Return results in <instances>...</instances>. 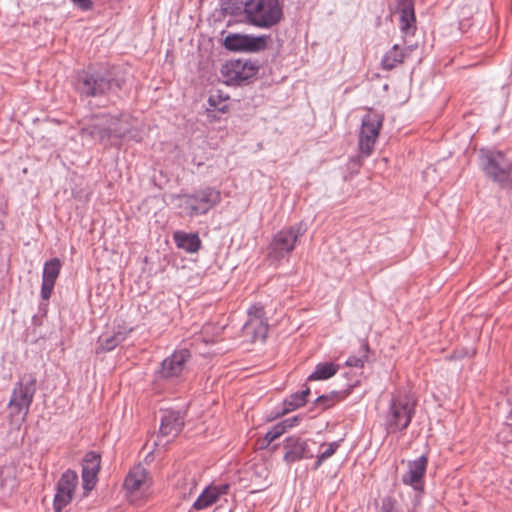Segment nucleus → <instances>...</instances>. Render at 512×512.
<instances>
[{
	"label": "nucleus",
	"mask_w": 512,
	"mask_h": 512,
	"mask_svg": "<svg viewBox=\"0 0 512 512\" xmlns=\"http://www.w3.org/2000/svg\"><path fill=\"white\" fill-rule=\"evenodd\" d=\"M130 126L128 116L126 115L122 119L102 115L96 116L92 120V124L83 127L81 130L83 134H87L101 142L107 141L111 144H116L130 132Z\"/></svg>",
	"instance_id": "nucleus-1"
},
{
	"label": "nucleus",
	"mask_w": 512,
	"mask_h": 512,
	"mask_svg": "<svg viewBox=\"0 0 512 512\" xmlns=\"http://www.w3.org/2000/svg\"><path fill=\"white\" fill-rule=\"evenodd\" d=\"M247 21L258 28H271L282 19L278 0H249L244 7Z\"/></svg>",
	"instance_id": "nucleus-2"
},
{
	"label": "nucleus",
	"mask_w": 512,
	"mask_h": 512,
	"mask_svg": "<svg viewBox=\"0 0 512 512\" xmlns=\"http://www.w3.org/2000/svg\"><path fill=\"white\" fill-rule=\"evenodd\" d=\"M177 207L182 215L194 217L206 214L210 209L220 203L219 190L206 187L190 195L176 197Z\"/></svg>",
	"instance_id": "nucleus-3"
},
{
	"label": "nucleus",
	"mask_w": 512,
	"mask_h": 512,
	"mask_svg": "<svg viewBox=\"0 0 512 512\" xmlns=\"http://www.w3.org/2000/svg\"><path fill=\"white\" fill-rule=\"evenodd\" d=\"M480 165L485 175L493 182L508 186L512 182V161L504 153L482 149L480 151Z\"/></svg>",
	"instance_id": "nucleus-4"
},
{
	"label": "nucleus",
	"mask_w": 512,
	"mask_h": 512,
	"mask_svg": "<svg viewBox=\"0 0 512 512\" xmlns=\"http://www.w3.org/2000/svg\"><path fill=\"white\" fill-rule=\"evenodd\" d=\"M35 392L36 381L33 378H23L15 384L8 403L11 418L19 423L26 420Z\"/></svg>",
	"instance_id": "nucleus-5"
},
{
	"label": "nucleus",
	"mask_w": 512,
	"mask_h": 512,
	"mask_svg": "<svg viewBox=\"0 0 512 512\" xmlns=\"http://www.w3.org/2000/svg\"><path fill=\"white\" fill-rule=\"evenodd\" d=\"M383 123L382 115L369 111L361 121L358 149L361 157H369L374 150Z\"/></svg>",
	"instance_id": "nucleus-6"
},
{
	"label": "nucleus",
	"mask_w": 512,
	"mask_h": 512,
	"mask_svg": "<svg viewBox=\"0 0 512 512\" xmlns=\"http://www.w3.org/2000/svg\"><path fill=\"white\" fill-rule=\"evenodd\" d=\"M304 232L302 224L280 230L274 235L268 246V258L279 261L293 251L295 244Z\"/></svg>",
	"instance_id": "nucleus-7"
},
{
	"label": "nucleus",
	"mask_w": 512,
	"mask_h": 512,
	"mask_svg": "<svg viewBox=\"0 0 512 512\" xmlns=\"http://www.w3.org/2000/svg\"><path fill=\"white\" fill-rule=\"evenodd\" d=\"M414 413L413 405L403 398H393L385 416V429L388 433L405 430Z\"/></svg>",
	"instance_id": "nucleus-8"
},
{
	"label": "nucleus",
	"mask_w": 512,
	"mask_h": 512,
	"mask_svg": "<svg viewBox=\"0 0 512 512\" xmlns=\"http://www.w3.org/2000/svg\"><path fill=\"white\" fill-rule=\"evenodd\" d=\"M258 71L255 63L248 60H230L221 67V75L228 85H240L253 78Z\"/></svg>",
	"instance_id": "nucleus-9"
},
{
	"label": "nucleus",
	"mask_w": 512,
	"mask_h": 512,
	"mask_svg": "<svg viewBox=\"0 0 512 512\" xmlns=\"http://www.w3.org/2000/svg\"><path fill=\"white\" fill-rule=\"evenodd\" d=\"M269 36L248 34H229L224 39L226 49L235 52H259L267 47Z\"/></svg>",
	"instance_id": "nucleus-10"
},
{
	"label": "nucleus",
	"mask_w": 512,
	"mask_h": 512,
	"mask_svg": "<svg viewBox=\"0 0 512 512\" xmlns=\"http://www.w3.org/2000/svg\"><path fill=\"white\" fill-rule=\"evenodd\" d=\"M247 314L248 319L243 326L245 336L249 337L251 341H263L268 332V323L263 306L254 304L248 309Z\"/></svg>",
	"instance_id": "nucleus-11"
},
{
	"label": "nucleus",
	"mask_w": 512,
	"mask_h": 512,
	"mask_svg": "<svg viewBox=\"0 0 512 512\" xmlns=\"http://www.w3.org/2000/svg\"><path fill=\"white\" fill-rule=\"evenodd\" d=\"M151 481L148 473L141 465L134 466L124 481V488L131 501L137 500L149 493Z\"/></svg>",
	"instance_id": "nucleus-12"
},
{
	"label": "nucleus",
	"mask_w": 512,
	"mask_h": 512,
	"mask_svg": "<svg viewBox=\"0 0 512 512\" xmlns=\"http://www.w3.org/2000/svg\"><path fill=\"white\" fill-rule=\"evenodd\" d=\"M77 484L78 476L76 472L67 470L62 474L54 497V509L56 512H61L71 502Z\"/></svg>",
	"instance_id": "nucleus-13"
},
{
	"label": "nucleus",
	"mask_w": 512,
	"mask_h": 512,
	"mask_svg": "<svg viewBox=\"0 0 512 512\" xmlns=\"http://www.w3.org/2000/svg\"><path fill=\"white\" fill-rule=\"evenodd\" d=\"M100 462V455L95 452H88L83 459L82 485L85 495H87L97 483Z\"/></svg>",
	"instance_id": "nucleus-14"
},
{
	"label": "nucleus",
	"mask_w": 512,
	"mask_h": 512,
	"mask_svg": "<svg viewBox=\"0 0 512 512\" xmlns=\"http://www.w3.org/2000/svg\"><path fill=\"white\" fill-rule=\"evenodd\" d=\"M427 463L428 460L425 455H421L415 460L408 461L407 470L402 476V482L405 485L412 486L415 490H421Z\"/></svg>",
	"instance_id": "nucleus-15"
},
{
	"label": "nucleus",
	"mask_w": 512,
	"mask_h": 512,
	"mask_svg": "<svg viewBox=\"0 0 512 512\" xmlns=\"http://www.w3.org/2000/svg\"><path fill=\"white\" fill-rule=\"evenodd\" d=\"M62 263L58 258H52L44 263L42 272L41 298L48 300L60 274Z\"/></svg>",
	"instance_id": "nucleus-16"
},
{
	"label": "nucleus",
	"mask_w": 512,
	"mask_h": 512,
	"mask_svg": "<svg viewBox=\"0 0 512 512\" xmlns=\"http://www.w3.org/2000/svg\"><path fill=\"white\" fill-rule=\"evenodd\" d=\"M189 356L190 354L186 349L175 351L170 357L163 360L160 369L161 376L164 378L179 376L185 369Z\"/></svg>",
	"instance_id": "nucleus-17"
},
{
	"label": "nucleus",
	"mask_w": 512,
	"mask_h": 512,
	"mask_svg": "<svg viewBox=\"0 0 512 512\" xmlns=\"http://www.w3.org/2000/svg\"><path fill=\"white\" fill-rule=\"evenodd\" d=\"M285 448L284 460L287 463L313 457V452L309 449L308 442L297 437H288L285 441Z\"/></svg>",
	"instance_id": "nucleus-18"
},
{
	"label": "nucleus",
	"mask_w": 512,
	"mask_h": 512,
	"mask_svg": "<svg viewBox=\"0 0 512 512\" xmlns=\"http://www.w3.org/2000/svg\"><path fill=\"white\" fill-rule=\"evenodd\" d=\"M183 424V418L179 412H166L161 420L159 434L161 437H167V442H169L180 433Z\"/></svg>",
	"instance_id": "nucleus-19"
},
{
	"label": "nucleus",
	"mask_w": 512,
	"mask_h": 512,
	"mask_svg": "<svg viewBox=\"0 0 512 512\" xmlns=\"http://www.w3.org/2000/svg\"><path fill=\"white\" fill-rule=\"evenodd\" d=\"M227 490L228 485L206 487L194 502L193 508L196 510H203L212 506L222 495L227 493Z\"/></svg>",
	"instance_id": "nucleus-20"
},
{
	"label": "nucleus",
	"mask_w": 512,
	"mask_h": 512,
	"mask_svg": "<svg viewBox=\"0 0 512 512\" xmlns=\"http://www.w3.org/2000/svg\"><path fill=\"white\" fill-rule=\"evenodd\" d=\"M396 12L399 14L401 32L404 34H413L416 20L412 2L409 0H401Z\"/></svg>",
	"instance_id": "nucleus-21"
},
{
	"label": "nucleus",
	"mask_w": 512,
	"mask_h": 512,
	"mask_svg": "<svg viewBox=\"0 0 512 512\" xmlns=\"http://www.w3.org/2000/svg\"><path fill=\"white\" fill-rule=\"evenodd\" d=\"M229 95L221 90L211 91L207 100V112L227 113L230 109Z\"/></svg>",
	"instance_id": "nucleus-22"
},
{
	"label": "nucleus",
	"mask_w": 512,
	"mask_h": 512,
	"mask_svg": "<svg viewBox=\"0 0 512 512\" xmlns=\"http://www.w3.org/2000/svg\"><path fill=\"white\" fill-rule=\"evenodd\" d=\"M174 240L178 248L187 253H195L200 249L201 240L196 233L177 231L174 233Z\"/></svg>",
	"instance_id": "nucleus-23"
},
{
	"label": "nucleus",
	"mask_w": 512,
	"mask_h": 512,
	"mask_svg": "<svg viewBox=\"0 0 512 512\" xmlns=\"http://www.w3.org/2000/svg\"><path fill=\"white\" fill-rule=\"evenodd\" d=\"M110 81L104 78L86 77L80 88L81 93L87 96H96L104 93L110 88Z\"/></svg>",
	"instance_id": "nucleus-24"
},
{
	"label": "nucleus",
	"mask_w": 512,
	"mask_h": 512,
	"mask_svg": "<svg viewBox=\"0 0 512 512\" xmlns=\"http://www.w3.org/2000/svg\"><path fill=\"white\" fill-rule=\"evenodd\" d=\"M128 332L117 331L113 334H103L98 339L97 352H108L113 350L117 345L125 340Z\"/></svg>",
	"instance_id": "nucleus-25"
},
{
	"label": "nucleus",
	"mask_w": 512,
	"mask_h": 512,
	"mask_svg": "<svg viewBox=\"0 0 512 512\" xmlns=\"http://www.w3.org/2000/svg\"><path fill=\"white\" fill-rule=\"evenodd\" d=\"M338 370L339 366L333 362H321L316 365L315 370L309 375L308 380H327L334 376Z\"/></svg>",
	"instance_id": "nucleus-26"
},
{
	"label": "nucleus",
	"mask_w": 512,
	"mask_h": 512,
	"mask_svg": "<svg viewBox=\"0 0 512 512\" xmlns=\"http://www.w3.org/2000/svg\"><path fill=\"white\" fill-rule=\"evenodd\" d=\"M310 394V389L306 388L301 392H296L286 398L283 402V414L292 412L302 406H304L307 402V396Z\"/></svg>",
	"instance_id": "nucleus-27"
},
{
	"label": "nucleus",
	"mask_w": 512,
	"mask_h": 512,
	"mask_svg": "<svg viewBox=\"0 0 512 512\" xmlns=\"http://www.w3.org/2000/svg\"><path fill=\"white\" fill-rule=\"evenodd\" d=\"M404 53L396 44L382 58L381 65L385 70L395 68L403 61Z\"/></svg>",
	"instance_id": "nucleus-28"
},
{
	"label": "nucleus",
	"mask_w": 512,
	"mask_h": 512,
	"mask_svg": "<svg viewBox=\"0 0 512 512\" xmlns=\"http://www.w3.org/2000/svg\"><path fill=\"white\" fill-rule=\"evenodd\" d=\"M340 443L341 440L322 444L320 446V450L317 455V460L314 464L313 469L317 470L326 460L331 458L338 450Z\"/></svg>",
	"instance_id": "nucleus-29"
},
{
	"label": "nucleus",
	"mask_w": 512,
	"mask_h": 512,
	"mask_svg": "<svg viewBox=\"0 0 512 512\" xmlns=\"http://www.w3.org/2000/svg\"><path fill=\"white\" fill-rule=\"evenodd\" d=\"M340 398V395L339 393L337 392H332L331 394L329 395H322V396H319L317 399H316V403L318 405H321L323 406V409H326L328 407H330L335 401H337L338 399Z\"/></svg>",
	"instance_id": "nucleus-30"
},
{
	"label": "nucleus",
	"mask_w": 512,
	"mask_h": 512,
	"mask_svg": "<svg viewBox=\"0 0 512 512\" xmlns=\"http://www.w3.org/2000/svg\"><path fill=\"white\" fill-rule=\"evenodd\" d=\"M282 434H284L283 427L277 423L265 434L264 441H265L266 445H269L270 443H272L275 439L279 438Z\"/></svg>",
	"instance_id": "nucleus-31"
},
{
	"label": "nucleus",
	"mask_w": 512,
	"mask_h": 512,
	"mask_svg": "<svg viewBox=\"0 0 512 512\" xmlns=\"http://www.w3.org/2000/svg\"><path fill=\"white\" fill-rule=\"evenodd\" d=\"M380 512H401L396 501L391 497H385L382 500Z\"/></svg>",
	"instance_id": "nucleus-32"
},
{
	"label": "nucleus",
	"mask_w": 512,
	"mask_h": 512,
	"mask_svg": "<svg viewBox=\"0 0 512 512\" xmlns=\"http://www.w3.org/2000/svg\"><path fill=\"white\" fill-rule=\"evenodd\" d=\"M300 420H301L300 416H293V417L287 418V419L279 422L278 424L283 427V431L285 433L287 429L296 426Z\"/></svg>",
	"instance_id": "nucleus-33"
},
{
	"label": "nucleus",
	"mask_w": 512,
	"mask_h": 512,
	"mask_svg": "<svg viewBox=\"0 0 512 512\" xmlns=\"http://www.w3.org/2000/svg\"><path fill=\"white\" fill-rule=\"evenodd\" d=\"M71 2L81 11H89L93 7L92 0H71Z\"/></svg>",
	"instance_id": "nucleus-34"
},
{
	"label": "nucleus",
	"mask_w": 512,
	"mask_h": 512,
	"mask_svg": "<svg viewBox=\"0 0 512 512\" xmlns=\"http://www.w3.org/2000/svg\"><path fill=\"white\" fill-rule=\"evenodd\" d=\"M346 366L349 367H362L363 360L357 356H350L345 362Z\"/></svg>",
	"instance_id": "nucleus-35"
}]
</instances>
